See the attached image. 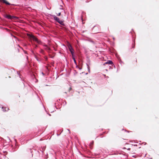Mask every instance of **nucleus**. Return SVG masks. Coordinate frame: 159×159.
Listing matches in <instances>:
<instances>
[{
    "label": "nucleus",
    "mask_w": 159,
    "mask_h": 159,
    "mask_svg": "<svg viewBox=\"0 0 159 159\" xmlns=\"http://www.w3.org/2000/svg\"><path fill=\"white\" fill-rule=\"evenodd\" d=\"M20 49H22V51H23V52H24V53H25V54H26V53H27V52H26V51H24V50H23V48H21V47H20Z\"/></svg>",
    "instance_id": "ddd939ff"
},
{
    "label": "nucleus",
    "mask_w": 159,
    "mask_h": 159,
    "mask_svg": "<svg viewBox=\"0 0 159 159\" xmlns=\"http://www.w3.org/2000/svg\"><path fill=\"white\" fill-rule=\"evenodd\" d=\"M61 11L59 12L58 11H57V15L58 16H60L61 14Z\"/></svg>",
    "instance_id": "1a4fd4ad"
},
{
    "label": "nucleus",
    "mask_w": 159,
    "mask_h": 159,
    "mask_svg": "<svg viewBox=\"0 0 159 159\" xmlns=\"http://www.w3.org/2000/svg\"><path fill=\"white\" fill-rule=\"evenodd\" d=\"M53 18L54 20L59 23V24H61V25H64V21L62 20H61L59 19L57 17L55 16H53Z\"/></svg>",
    "instance_id": "7ed1b4c3"
},
{
    "label": "nucleus",
    "mask_w": 159,
    "mask_h": 159,
    "mask_svg": "<svg viewBox=\"0 0 159 159\" xmlns=\"http://www.w3.org/2000/svg\"><path fill=\"white\" fill-rule=\"evenodd\" d=\"M20 32H21V30H20Z\"/></svg>",
    "instance_id": "4be33fe9"
},
{
    "label": "nucleus",
    "mask_w": 159,
    "mask_h": 159,
    "mask_svg": "<svg viewBox=\"0 0 159 159\" xmlns=\"http://www.w3.org/2000/svg\"><path fill=\"white\" fill-rule=\"evenodd\" d=\"M20 23H21L22 22H23L22 21V20H20Z\"/></svg>",
    "instance_id": "a211bd4d"
},
{
    "label": "nucleus",
    "mask_w": 159,
    "mask_h": 159,
    "mask_svg": "<svg viewBox=\"0 0 159 159\" xmlns=\"http://www.w3.org/2000/svg\"><path fill=\"white\" fill-rule=\"evenodd\" d=\"M72 89V88L71 87H70L69 89V92L70 91V90H71Z\"/></svg>",
    "instance_id": "dca6fc26"
},
{
    "label": "nucleus",
    "mask_w": 159,
    "mask_h": 159,
    "mask_svg": "<svg viewBox=\"0 0 159 159\" xmlns=\"http://www.w3.org/2000/svg\"><path fill=\"white\" fill-rule=\"evenodd\" d=\"M6 108H7V107H2V110L3 111H7V110L6 109H6Z\"/></svg>",
    "instance_id": "9d476101"
},
{
    "label": "nucleus",
    "mask_w": 159,
    "mask_h": 159,
    "mask_svg": "<svg viewBox=\"0 0 159 159\" xmlns=\"http://www.w3.org/2000/svg\"><path fill=\"white\" fill-rule=\"evenodd\" d=\"M18 46L19 47H20V45H19V44L18 45Z\"/></svg>",
    "instance_id": "aec40b11"
},
{
    "label": "nucleus",
    "mask_w": 159,
    "mask_h": 159,
    "mask_svg": "<svg viewBox=\"0 0 159 159\" xmlns=\"http://www.w3.org/2000/svg\"><path fill=\"white\" fill-rule=\"evenodd\" d=\"M128 145H129L130 146H131V147L133 149V151H132V152H133V153H135V152H136V149H137L136 148V146H135V145L132 146V145H131L130 144H126V145H125V147H124L122 148L123 149H127L128 150H130V148H129L128 146Z\"/></svg>",
    "instance_id": "f257e3e1"
},
{
    "label": "nucleus",
    "mask_w": 159,
    "mask_h": 159,
    "mask_svg": "<svg viewBox=\"0 0 159 159\" xmlns=\"http://www.w3.org/2000/svg\"><path fill=\"white\" fill-rule=\"evenodd\" d=\"M18 52H19V49H18Z\"/></svg>",
    "instance_id": "412c9836"
},
{
    "label": "nucleus",
    "mask_w": 159,
    "mask_h": 159,
    "mask_svg": "<svg viewBox=\"0 0 159 159\" xmlns=\"http://www.w3.org/2000/svg\"><path fill=\"white\" fill-rule=\"evenodd\" d=\"M113 64V62H112V61H110V60H109L108 61H107V62L105 63L104 65H105V64Z\"/></svg>",
    "instance_id": "0eeeda50"
},
{
    "label": "nucleus",
    "mask_w": 159,
    "mask_h": 159,
    "mask_svg": "<svg viewBox=\"0 0 159 159\" xmlns=\"http://www.w3.org/2000/svg\"><path fill=\"white\" fill-rule=\"evenodd\" d=\"M27 35L30 39H32L33 41H35L39 44H40L41 43V41L39 40L34 35L32 34H27Z\"/></svg>",
    "instance_id": "f03ea898"
},
{
    "label": "nucleus",
    "mask_w": 159,
    "mask_h": 159,
    "mask_svg": "<svg viewBox=\"0 0 159 159\" xmlns=\"http://www.w3.org/2000/svg\"><path fill=\"white\" fill-rule=\"evenodd\" d=\"M5 17L8 19H11L12 18V16L8 15H6L5 16Z\"/></svg>",
    "instance_id": "423d86ee"
},
{
    "label": "nucleus",
    "mask_w": 159,
    "mask_h": 159,
    "mask_svg": "<svg viewBox=\"0 0 159 159\" xmlns=\"http://www.w3.org/2000/svg\"><path fill=\"white\" fill-rule=\"evenodd\" d=\"M37 47V45H35V48H36Z\"/></svg>",
    "instance_id": "6ab92c4d"
},
{
    "label": "nucleus",
    "mask_w": 159,
    "mask_h": 159,
    "mask_svg": "<svg viewBox=\"0 0 159 159\" xmlns=\"http://www.w3.org/2000/svg\"><path fill=\"white\" fill-rule=\"evenodd\" d=\"M17 73L18 74V75H20V71H17Z\"/></svg>",
    "instance_id": "2eb2a0df"
},
{
    "label": "nucleus",
    "mask_w": 159,
    "mask_h": 159,
    "mask_svg": "<svg viewBox=\"0 0 159 159\" xmlns=\"http://www.w3.org/2000/svg\"><path fill=\"white\" fill-rule=\"evenodd\" d=\"M69 48L72 54V57H74V49L72 48V47L70 45L69 46Z\"/></svg>",
    "instance_id": "20e7f679"
},
{
    "label": "nucleus",
    "mask_w": 159,
    "mask_h": 159,
    "mask_svg": "<svg viewBox=\"0 0 159 159\" xmlns=\"http://www.w3.org/2000/svg\"><path fill=\"white\" fill-rule=\"evenodd\" d=\"M44 46H45L46 48H45V49L47 50L48 52L50 51L51 49L47 45H44Z\"/></svg>",
    "instance_id": "6e6552de"
},
{
    "label": "nucleus",
    "mask_w": 159,
    "mask_h": 159,
    "mask_svg": "<svg viewBox=\"0 0 159 159\" xmlns=\"http://www.w3.org/2000/svg\"><path fill=\"white\" fill-rule=\"evenodd\" d=\"M83 16L82 15L81 16V20H82V21H83Z\"/></svg>",
    "instance_id": "4468645a"
},
{
    "label": "nucleus",
    "mask_w": 159,
    "mask_h": 159,
    "mask_svg": "<svg viewBox=\"0 0 159 159\" xmlns=\"http://www.w3.org/2000/svg\"><path fill=\"white\" fill-rule=\"evenodd\" d=\"M93 141H92L90 143V146L91 147V146H93Z\"/></svg>",
    "instance_id": "9b49d317"
},
{
    "label": "nucleus",
    "mask_w": 159,
    "mask_h": 159,
    "mask_svg": "<svg viewBox=\"0 0 159 159\" xmlns=\"http://www.w3.org/2000/svg\"><path fill=\"white\" fill-rule=\"evenodd\" d=\"M1 0V1H2L4 3H5L7 5H14V4H11L10 3L8 2H7L5 0Z\"/></svg>",
    "instance_id": "39448f33"
},
{
    "label": "nucleus",
    "mask_w": 159,
    "mask_h": 159,
    "mask_svg": "<svg viewBox=\"0 0 159 159\" xmlns=\"http://www.w3.org/2000/svg\"><path fill=\"white\" fill-rule=\"evenodd\" d=\"M59 10H61V11H63V10L62 9H61V8H60L59 9Z\"/></svg>",
    "instance_id": "f3484780"
},
{
    "label": "nucleus",
    "mask_w": 159,
    "mask_h": 159,
    "mask_svg": "<svg viewBox=\"0 0 159 159\" xmlns=\"http://www.w3.org/2000/svg\"><path fill=\"white\" fill-rule=\"evenodd\" d=\"M72 58H73V60H74V61L75 63V64H76V60H75V58H74V57H72Z\"/></svg>",
    "instance_id": "f8f14e48"
}]
</instances>
